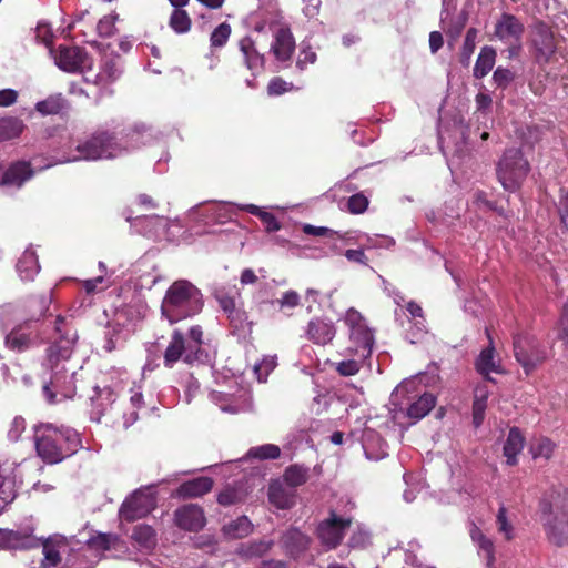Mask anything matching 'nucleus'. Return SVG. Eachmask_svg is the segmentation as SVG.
<instances>
[{"mask_svg":"<svg viewBox=\"0 0 568 568\" xmlns=\"http://www.w3.org/2000/svg\"><path fill=\"white\" fill-rule=\"evenodd\" d=\"M282 306L295 307L300 304V295L295 291H287L280 300Z\"/></svg>","mask_w":568,"mask_h":568,"instance_id":"62","label":"nucleus"},{"mask_svg":"<svg viewBox=\"0 0 568 568\" xmlns=\"http://www.w3.org/2000/svg\"><path fill=\"white\" fill-rule=\"evenodd\" d=\"M336 335V327L332 321L315 317L306 327V337L316 345L331 343Z\"/></svg>","mask_w":568,"mask_h":568,"instance_id":"18","label":"nucleus"},{"mask_svg":"<svg viewBox=\"0 0 568 568\" xmlns=\"http://www.w3.org/2000/svg\"><path fill=\"white\" fill-rule=\"evenodd\" d=\"M243 210L251 213L252 215L260 217L267 232H276L281 229V224L273 213L263 211L255 204H247L243 207Z\"/></svg>","mask_w":568,"mask_h":568,"instance_id":"39","label":"nucleus"},{"mask_svg":"<svg viewBox=\"0 0 568 568\" xmlns=\"http://www.w3.org/2000/svg\"><path fill=\"white\" fill-rule=\"evenodd\" d=\"M245 499V495L239 488L227 486L217 495V503L221 506L229 507L233 505H237L243 503Z\"/></svg>","mask_w":568,"mask_h":568,"instance_id":"45","label":"nucleus"},{"mask_svg":"<svg viewBox=\"0 0 568 568\" xmlns=\"http://www.w3.org/2000/svg\"><path fill=\"white\" fill-rule=\"evenodd\" d=\"M156 506L155 496L146 490L138 489L121 505L119 516L132 523L148 516Z\"/></svg>","mask_w":568,"mask_h":568,"instance_id":"13","label":"nucleus"},{"mask_svg":"<svg viewBox=\"0 0 568 568\" xmlns=\"http://www.w3.org/2000/svg\"><path fill=\"white\" fill-rule=\"evenodd\" d=\"M54 331L59 337L45 351L51 377L42 386L43 396L50 405L75 395V372L70 371L65 363L73 354L77 336L70 334L65 318L61 315L55 318Z\"/></svg>","mask_w":568,"mask_h":568,"instance_id":"1","label":"nucleus"},{"mask_svg":"<svg viewBox=\"0 0 568 568\" xmlns=\"http://www.w3.org/2000/svg\"><path fill=\"white\" fill-rule=\"evenodd\" d=\"M487 408V403H484L479 399H474L473 402V423L476 427H479L485 418V412Z\"/></svg>","mask_w":568,"mask_h":568,"instance_id":"58","label":"nucleus"},{"mask_svg":"<svg viewBox=\"0 0 568 568\" xmlns=\"http://www.w3.org/2000/svg\"><path fill=\"white\" fill-rule=\"evenodd\" d=\"M268 499L271 504L280 509H290L294 505V495L288 493L280 483L270 485Z\"/></svg>","mask_w":568,"mask_h":568,"instance_id":"33","label":"nucleus"},{"mask_svg":"<svg viewBox=\"0 0 568 568\" xmlns=\"http://www.w3.org/2000/svg\"><path fill=\"white\" fill-rule=\"evenodd\" d=\"M514 356L527 376L531 375L547 359L546 348L530 334L514 336Z\"/></svg>","mask_w":568,"mask_h":568,"instance_id":"8","label":"nucleus"},{"mask_svg":"<svg viewBox=\"0 0 568 568\" xmlns=\"http://www.w3.org/2000/svg\"><path fill=\"white\" fill-rule=\"evenodd\" d=\"M344 255L349 262H355V263H359L363 265H367L368 258L365 255L363 250L349 248V250H346Z\"/></svg>","mask_w":568,"mask_h":568,"instance_id":"61","label":"nucleus"},{"mask_svg":"<svg viewBox=\"0 0 568 568\" xmlns=\"http://www.w3.org/2000/svg\"><path fill=\"white\" fill-rule=\"evenodd\" d=\"M496 524L498 531L505 535L506 540L514 538V527L507 519V509L505 506H500L496 516Z\"/></svg>","mask_w":568,"mask_h":568,"instance_id":"46","label":"nucleus"},{"mask_svg":"<svg viewBox=\"0 0 568 568\" xmlns=\"http://www.w3.org/2000/svg\"><path fill=\"white\" fill-rule=\"evenodd\" d=\"M187 347L185 335L180 329H174L163 354L164 366L172 368L180 359L186 363Z\"/></svg>","mask_w":568,"mask_h":568,"instance_id":"17","label":"nucleus"},{"mask_svg":"<svg viewBox=\"0 0 568 568\" xmlns=\"http://www.w3.org/2000/svg\"><path fill=\"white\" fill-rule=\"evenodd\" d=\"M276 361L274 357L262 359L261 363L255 364L254 371L257 374L258 381H265L268 374L275 368Z\"/></svg>","mask_w":568,"mask_h":568,"instance_id":"53","label":"nucleus"},{"mask_svg":"<svg viewBox=\"0 0 568 568\" xmlns=\"http://www.w3.org/2000/svg\"><path fill=\"white\" fill-rule=\"evenodd\" d=\"M130 404L133 410L130 413L126 423H134L139 417V410L145 408L143 394L140 390L131 389Z\"/></svg>","mask_w":568,"mask_h":568,"instance_id":"49","label":"nucleus"},{"mask_svg":"<svg viewBox=\"0 0 568 568\" xmlns=\"http://www.w3.org/2000/svg\"><path fill=\"white\" fill-rule=\"evenodd\" d=\"M436 405V397L430 393H424L416 402L407 408V416L419 420L424 418Z\"/></svg>","mask_w":568,"mask_h":568,"instance_id":"32","label":"nucleus"},{"mask_svg":"<svg viewBox=\"0 0 568 568\" xmlns=\"http://www.w3.org/2000/svg\"><path fill=\"white\" fill-rule=\"evenodd\" d=\"M524 34V23L513 13H501L494 27V37L507 45L509 57H516L521 51Z\"/></svg>","mask_w":568,"mask_h":568,"instance_id":"9","label":"nucleus"},{"mask_svg":"<svg viewBox=\"0 0 568 568\" xmlns=\"http://www.w3.org/2000/svg\"><path fill=\"white\" fill-rule=\"evenodd\" d=\"M493 79L498 87L506 88L514 80V73L509 69L498 67Z\"/></svg>","mask_w":568,"mask_h":568,"instance_id":"55","label":"nucleus"},{"mask_svg":"<svg viewBox=\"0 0 568 568\" xmlns=\"http://www.w3.org/2000/svg\"><path fill=\"white\" fill-rule=\"evenodd\" d=\"M38 540L27 531L0 530V546L8 549H30L38 547Z\"/></svg>","mask_w":568,"mask_h":568,"instance_id":"23","label":"nucleus"},{"mask_svg":"<svg viewBox=\"0 0 568 568\" xmlns=\"http://www.w3.org/2000/svg\"><path fill=\"white\" fill-rule=\"evenodd\" d=\"M131 538L142 548L151 549L156 545V532L150 525L134 526Z\"/></svg>","mask_w":568,"mask_h":568,"instance_id":"35","label":"nucleus"},{"mask_svg":"<svg viewBox=\"0 0 568 568\" xmlns=\"http://www.w3.org/2000/svg\"><path fill=\"white\" fill-rule=\"evenodd\" d=\"M214 486V480L207 476H200L180 484L173 496L182 499L200 498L209 494Z\"/></svg>","mask_w":568,"mask_h":568,"instance_id":"20","label":"nucleus"},{"mask_svg":"<svg viewBox=\"0 0 568 568\" xmlns=\"http://www.w3.org/2000/svg\"><path fill=\"white\" fill-rule=\"evenodd\" d=\"M97 32L102 38H109L115 32V22L111 16H104L97 24Z\"/></svg>","mask_w":568,"mask_h":568,"instance_id":"52","label":"nucleus"},{"mask_svg":"<svg viewBox=\"0 0 568 568\" xmlns=\"http://www.w3.org/2000/svg\"><path fill=\"white\" fill-rule=\"evenodd\" d=\"M554 452V444L550 439L544 438L540 440V443L537 446V453L538 456H544L546 458H549Z\"/></svg>","mask_w":568,"mask_h":568,"instance_id":"64","label":"nucleus"},{"mask_svg":"<svg viewBox=\"0 0 568 568\" xmlns=\"http://www.w3.org/2000/svg\"><path fill=\"white\" fill-rule=\"evenodd\" d=\"M540 520L548 540L561 547L568 542V508L564 503L544 497L539 501Z\"/></svg>","mask_w":568,"mask_h":568,"instance_id":"4","label":"nucleus"},{"mask_svg":"<svg viewBox=\"0 0 568 568\" xmlns=\"http://www.w3.org/2000/svg\"><path fill=\"white\" fill-rule=\"evenodd\" d=\"M477 36L478 30L476 28H469L466 32L459 58V61L464 67H468L470 63V58L476 48Z\"/></svg>","mask_w":568,"mask_h":568,"instance_id":"42","label":"nucleus"},{"mask_svg":"<svg viewBox=\"0 0 568 568\" xmlns=\"http://www.w3.org/2000/svg\"><path fill=\"white\" fill-rule=\"evenodd\" d=\"M239 50L242 54L244 65L252 71L253 74L264 69L265 58L260 53L255 41L250 36L241 38L237 42Z\"/></svg>","mask_w":568,"mask_h":568,"instance_id":"19","label":"nucleus"},{"mask_svg":"<svg viewBox=\"0 0 568 568\" xmlns=\"http://www.w3.org/2000/svg\"><path fill=\"white\" fill-rule=\"evenodd\" d=\"M88 60V54L80 47L60 45L55 57L57 65L67 72H78L82 70Z\"/></svg>","mask_w":568,"mask_h":568,"instance_id":"15","label":"nucleus"},{"mask_svg":"<svg viewBox=\"0 0 568 568\" xmlns=\"http://www.w3.org/2000/svg\"><path fill=\"white\" fill-rule=\"evenodd\" d=\"M23 128V122L17 118L0 119V142L18 138Z\"/></svg>","mask_w":568,"mask_h":568,"instance_id":"38","label":"nucleus"},{"mask_svg":"<svg viewBox=\"0 0 568 568\" xmlns=\"http://www.w3.org/2000/svg\"><path fill=\"white\" fill-rule=\"evenodd\" d=\"M30 162H13L2 174L1 184L7 186L21 187L24 182L33 176Z\"/></svg>","mask_w":568,"mask_h":568,"instance_id":"22","label":"nucleus"},{"mask_svg":"<svg viewBox=\"0 0 568 568\" xmlns=\"http://www.w3.org/2000/svg\"><path fill=\"white\" fill-rule=\"evenodd\" d=\"M302 231L304 234L306 235H312V236H327V237H333V235L335 234V231L328 229V227H325V226H314V225H311V224H304L303 227H302Z\"/></svg>","mask_w":568,"mask_h":568,"instance_id":"59","label":"nucleus"},{"mask_svg":"<svg viewBox=\"0 0 568 568\" xmlns=\"http://www.w3.org/2000/svg\"><path fill=\"white\" fill-rule=\"evenodd\" d=\"M124 150L115 134L99 131L77 146L79 155L74 156V160L113 159Z\"/></svg>","mask_w":568,"mask_h":568,"instance_id":"7","label":"nucleus"},{"mask_svg":"<svg viewBox=\"0 0 568 568\" xmlns=\"http://www.w3.org/2000/svg\"><path fill=\"white\" fill-rule=\"evenodd\" d=\"M294 88L293 83L286 82L281 77L271 79L267 85V92L270 95H281L285 92L291 91Z\"/></svg>","mask_w":568,"mask_h":568,"instance_id":"50","label":"nucleus"},{"mask_svg":"<svg viewBox=\"0 0 568 568\" xmlns=\"http://www.w3.org/2000/svg\"><path fill=\"white\" fill-rule=\"evenodd\" d=\"M495 60L496 50L489 45L483 47L474 67V77L476 79L486 77L491 71Z\"/></svg>","mask_w":568,"mask_h":568,"instance_id":"31","label":"nucleus"},{"mask_svg":"<svg viewBox=\"0 0 568 568\" xmlns=\"http://www.w3.org/2000/svg\"><path fill=\"white\" fill-rule=\"evenodd\" d=\"M170 28L176 33H186L191 30L192 20L183 9H174L169 20Z\"/></svg>","mask_w":568,"mask_h":568,"instance_id":"41","label":"nucleus"},{"mask_svg":"<svg viewBox=\"0 0 568 568\" xmlns=\"http://www.w3.org/2000/svg\"><path fill=\"white\" fill-rule=\"evenodd\" d=\"M3 343L10 352L22 354L40 344L39 332L31 321H23L6 334Z\"/></svg>","mask_w":568,"mask_h":568,"instance_id":"11","label":"nucleus"},{"mask_svg":"<svg viewBox=\"0 0 568 568\" xmlns=\"http://www.w3.org/2000/svg\"><path fill=\"white\" fill-rule=\"evenodd\" d=\"M486 333L489 345L478 355L475 367L486 381L494 382V378L489 376L490 373H503V369L499 361L495 358V346L488 329H486Z\"/></svg>","mask_w":568,"mask_h":568,"instance_id":"21","label":"nucleus"},{"mask_svg":"<svg viewBox=\"0 0 568 568\" xmlns=\"http://www.w3.org/2000/svg\"><path fill=\"white\" fill-rule=\"evenodd\" d=\"M359 368L361 365L357 361L346 359L338 363L336 369L342 376H353L359 372Z\"/></svg>","mask_w":568,"mask_h":568,"instance_id":"57","label":"nucleus"},{"mask_svg":"<svg viewBox=\"0 0 568 568\" xmlns=\"http://www.w3.org/2000/svg\"><path fill=\"white\" fill-rule=\"evenodd\" d=\"M272 547V542L260 540L243 544L239 547L237 554L244 558H260L263 557Z\"/></svg>","mask_w":568,"mask_h":568,"instance_id":"40","label":"nucleus"},{"mask_svg":"<svg viewBox=\"0 0 568 568\" xmlns=\"http://www.w3.org/2000/svg\"><path fill=\"white\" fill-rule=\"evenodd\" d=\"M62 542H55L52 540H45L42 542L43 560L41 562L42 568H53L61 562L60 547Z\"/></svg>","mask_w":568,"mask_h":568,"instance_id":"37","label":"nucleus"},{"mask_svg":"<svg viewBox=\"0 0 568 568\" xmlns=\"http://www.w3.org/2000/svg\"><path fill=\"white\" fill-rule=\"evenodd\" d=\"M282 544L291 557H298L304 554L311 544V538L297 528H290L282 536Z\"/></svg>","mask_w":568,"mask_h":568,"instance_id":"24","label":"nucleus"},{"mask_svg":"<svg viewBox=\"0 0 568 568\" xmlns=\"http://www.w3.org/2000/svg\"><path fill=\"white\" fill-rule=\"evenodd\" d=\"M317 55L312 50L311 47L302 48L300 51L298 59L296 61V67L300 70H304L307 64H313L316 62Z\"/></svg>","mask_w":568,"mask_h":568,"instance_id":"54","label":"nucleus"},{"mask_svg":"<svg viewBox=\"0 0 568 568\" xmlns=\"http://www.w3.org/2000/svg\"><path fill=\"white\" fill-rule=\"evenodd\" d=\"M369 201L363 193H356L349 196L347 201V210L352 214H362L368 207Z\"/></svg>","mask_w":568,"mask_h":568,"instance_id":"48","label":"nucleus"},{"mask_svg":"<svg viewBox=\"0 0 568 568\" xmlns=\"http://www.w3.org/2000/svg\"><path fill=\"white\" fill-rule=\"evenodd\" d=\"M308 478L310 468L300 464L288 466L283 474L285 484L292 488L304 485Z\"/></svg>","mask_w":568,"mask_h":568,"instance_id":"34","label":"nucleus"},{"mask_svg":"<svg viewBox=\"0 0 568 568\" xmlns=\"http://www.w3.org/2000/svg\"><path fill=\"white\" fill-rule=\"evenodd\" d=\"M215 298L219 303V306L223 310V312L226 315L236 307L234 297L230 296L226 293H223V292L216 293Z\"/></svg>","mask_w":568,"mask_h":568,"instance_id":"60","label":"nucleus"},{"mask_svg":"<svg viewBox=\"0 0 568 568\" xmlns=\"http://www.w3.org/2000/svg\"><path fill=\"white\" fill-rule=\"evenodd\" d=\"M556 207L560 223L568 229V187H560Z\"/></svg>","mask_w":568,"mask_h":568,"instance_id":"47","label":"nucleus"},{"mask_svg":"<svg viewBox=\"0 0 568 568\" xmlns=\"http://www.w3.org/2000/svg\"><path fill=\"white\" fill-rule=\"evenodd\" d=\"M351 525V518L339 517L332 510L329 517L318 524L316 536L325 548L335 549L342 544L345 532Z\"/></svg>","mask_w":568,"mask_h":568,"instance_id":"12","label":"nucleus"},{"mask_svg":"<svg viewBox=\"0 0 568 568\" xmlns=\"http://www.w3.org/2000/svg\"><path fill=\"white\" fill-rule=\"evenodd\" d=\"M203 305L201 291L190 281L178 280L166 290L161 313L170 324H175L199 314Z\"/></svg>","mask_w":568,"mask_h":568,"instance_id":"3","label":"nucleus"},{"mask_svg":"<svg viewBox=\"0 0 568 568\" xmlns=\"http://www.w3.org/2000/svg\"><path fill=\"white\" fill-rule=\"evenodd\" d=\"M173 517L175 526L184 531L197 532L206 525L204 509L196 504L178 507Z\"/></svg>","mask_w":568,"mask_h":568,"instance_id":"14","label":"nucleus"},{"mask_svg":"<svg viewBox=\"0 0 568 568\" xmlns=\"http://www.w3.org/2000/svg\"><path fill=\"white\" fill-rule=\"evenodd\" d=\"M281 456V448L275 444H264L252 447L247 452V457L258 460L277 459Z\"/></svg>","mask_w":568,"mask_h":568,"instance_id":"43","label":"nucleus"},{"mask_svg":"<svg viewBox=\"0 0 568 568\" xmlns=\"http://www.w3.org/2000/svg\"><path fill=\"white\" fill-rule=\"evenodd\" d=\"M18 98L17 91L12 89H4L0 91V106L12 105Z\"/></svg>","mask_w":568,"mask_h":568,"instance_id":"63","label":"nucleus"},{"mask_svg":"<svg viewBox=\"0 0 568 568\" xmlns=\"http://www.w3.org/2000/svg\"><path fill=\"white\" fill-rule=\"evenodd\" d=\"M531 54L538 64H546L555 55L559 38L552 28L542 20L534 23L530 34Z\"/></svg>","mask_w":568,"mask_h":568,"instance_id":"10","label":"nucleus"},{"mask_svg":"<svg viewBox=\"0 0 568 568\" xmlns=\"http://www.w3.org/2000/svg\"><path fill=\"white\" fill-rule=\"evenodd\" d=\"M68 101L61 93L49 95L36 104V110L42 115H55L68 110Z\"/></svg>","mask_w":568,"mask_h":568,"instance_id":"30","label":"nucleus"},{"mask_svg":"<svg viewBox=\"0 0 568 568\" xmlns=\"http://www.w3.org/2000/svg\"><path fill=\"white\" fill-rule=\"evenodd\" d=\"M295 38L290 28H278L271 44V52L275 59L280 62L290 61L295 51Z\"/></svg>","mask_w":568,"mask_h":568,"instance_id":"16","label":"nucleus"},{"mask_svg":"<svg viewBox=\"0 0 568 568\" xmlns=\"http://www.w3.org/2000/svg\"><path fill=\"white\" fill-rule=\"evenodd\" d=\"M471 539L477 544L479 555L485 558L487 567L491 568L495 564V546L479 528L475 527L470 532Z\"/></svg>","mask_w":568,"mask_h":568,"instance_id":"29","label":"nucleus"},{"mask_svg":"<svg viewBox=\"0 0 568 568\" xmlns=\"http://www.w3.org/2000/svg\"><path fill=\"white\" fill-rule=\"evenodd\" d=\"M203 329L200 325H194L189 329L186 345L189 346V355L186 356V364L202 363L207 356L203 349Z\"/></svg>","mask_w":568,"mask_h":568,"instance_id":"25","label":"nucleus"},{"mask_svg":"<svg viewBox=\"0 0 568 568\" xmlns=\"http://www.w3.org/2000/svg\"><path fill=\"white\" fill-rule=\"evenodd\" d=\"M343 321L349 331L351 345L346 348V355L357 356L362 359L369 357L374 345V334L365 317L357 310L351 307L346 311Z\"/></svg>","mask_w":568,"mask_h":568,"instance_id":"6","label":"nucleus"},{"mask_svg":"<svg viewBox=\"0 0 568 568\" xmlns=\"http://www.w3.org/2000/svg\"><path fill=\"white\" fill-rule=\"evenodd\" d=\"M82 443L79 433L70 427L42 424L36 430V449L43 462L58 464L75 454Z\"/></svg>","mask_w":568,"mask_h":568,"instance_id":"2","label":"nucleus"},{"mask_svg":"<svg viewBox=\"0 0 568 568\" xmlns=\"http://www.w3.org/2000/svg\"><path fill=\"white\" fill-rule=\"evenodd\" d=\"M232 33V27L227 22L220 23L210 36V44L213 49H220L223 48Z\"/></svg>","mask_w":568,"mask_h":568,"instance_id":"44","label":"nucleus"},{"mask_svg":"<svg viewBox=\"0 0 568 568\" xmlns=\"http://www.w3.org/2000/svg\"><path fill=\"white\" fill-rule=\"evenodd\" d=\"M224 534L232 539L247 537L253 531V525L246 516H241L223 527Z\"/></svg>","mask_w":568,"mask_h":568,"instance_id":"36","label":"nucleus"},{"mask_svg":"<svg viewBox=\"0 0 568 568\" xmlns=\"http://www.w3.org/2000/svg\"><path fill=\"white\" fill-rule=\"evenodd\" d=\"M227 318L234 328L240 329L243 328L244 324L247 322L248 316L244 310L235 307L227 314Z\"/></svg>","mask_w":568,"mask_h":568,"instance_id":"56","label":"nucleus"},{"mask_svg":"<svg viewBox=\"0 0 568 568\" xmlns=\"http://www.w3.org/2000/svg\"><path fill=\"white\" fill-rule=\"evenodd\" d=\"M114 539L112 534L100 532L89 539V545L95 549L109 550Z\"/></svg>","mask_w":568,"mask_h":568,"instance_id":"51","label":"nucleus"},{"mask_svg":"<svg viewBox=\"0 0 568 568\" xmlns=\"http://www.w3.org/2000/svg\"><path fill=\"white\" fill-rule=\"evenodd\" d=\"M529 171L530 164L518 148L507 149L496 168L497 179L508 192L519 190Z\"/></svg>","mask_w":568,"mask_h":568,"instance_id":"5","label":"nucleus"},{"mask_svg":"<svg viewBox=\"0 0 568 568\" xmlns=\"http://www.w3.org/2000/svg\"><path fill=\"white\" fill-rule=\"evenodd\" d=\"M51 301L52 297L50 294L29 297L24 303V310L27 314V318L24 321H31V324L38 322L45 315Z\"/></svg>","mask_w":568,"mask_h":568,"instance_id":"27","label":"nucleus"},{"mask_svg":"<svg viewBox=\"0 0 568 568\" xmlns=\"http://www.w3.org/2000/svg\"><path fill=\"white\" fill-rule=\"evenodd\" d=\"M524 436L517 427L510 428L508 437L504 444V455L507 458V464L514 466L517 464V455L524 448Z\"/></svg>","mask_w":568,"mask_h":568,"instance_id":"28","label":"nucleus"},{"mask_svg":"<svg viewBox=\"0 0 568 568\" xmlns=\"http://www.w3.org/2000/svg\"><path fill=\"white\" fill-rule=\"evenodd\" d=\"M17 271L22 281H33L40 271L38 255L31 248H27L17 263Z\"/></svg>","mask_w":568,"mask_h":568,"instance_id":"26","label":"nucleus"}]
</instances>
